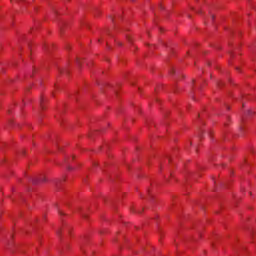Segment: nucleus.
<instances>
[{
    "mask_svg": "<svg viewBox=\"0 0 256 256\" xmlns=\"http://www.w3.org/2000/svg\"><path fill=\"white\" fill-rule=\"evenodd\" d=\"M212 19H215V16H212Z\"/></svg>",
    "mask_w": 256,
    "mask_h": 256,
    "instance_id": "2",
    "label": "nucleus"
},
{
    "mask_svg": "<svg viewBox=\"0 0 256 256\" xmlns=\"http://www.w3.org/2000/svg\"><path fill=\"white\" fill-rule=\"evenodd\" d=\"M43 101H45V97L41 96V103H43Z\"/></svg>",
    "mask_w": 256,
    "mask_h": 256,
    "instance_id": "1",
    "label": "nucleus"
},
{
    "mask_svg": "<svg viewBox=\"0 0 256 256\" xmlns=\"http://www.w3.org/2000/svg\"><path fill=\"white\" fill-rule=\"evenodd\" d=\"M13 1H15V0H11V2H13Z\"/></svg>",
    "mask_w": 256,
    "mask_h": 256,
    "instance_id": "3",
    "label": "nucleus"
}]
</instances>
